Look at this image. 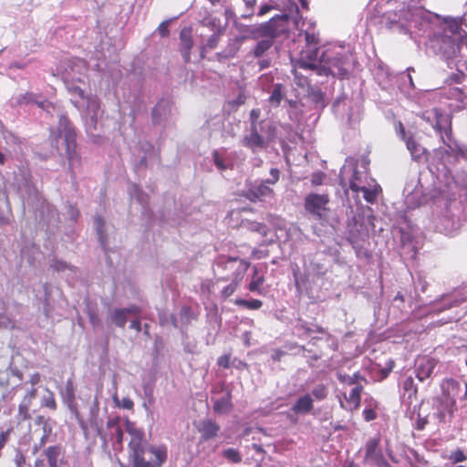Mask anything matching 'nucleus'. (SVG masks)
Returning <instances> with one entry per match:
<instances>
[{
  "mask_svg": "<svg viewBox=\"0 0 467 467\" xmlns=\"http://www.w3.org/2000/svg\"><path fill=\"white\" fill-rule=\"evenodd\" d=\"M351 57L350 48L345 46L328 47L321 55L317 49L302 50L292 71L295 82L305 88L309 85V76L313 73L343 78L348 74Z\"/></svg>",
  "mask_w": 467,
  "mask_h": 467,
  "instance_id": "obj_1",
  "label": "nucleus"
},
{
  "mask_svg": "<svg viewBox=\"0 0 467 467\" xmlns=\"http://www.w3.org/2000/svg\"><path fill=\"white\" fill-rule=\"evenodd\" d=\"M368 163L364 157L358 160L347 158L339 172V181L342 187L348 186L347 194L348 191L357 197L361 193L368 203H374L381 192V188L376 180L368 175Z\"/></svg>",
  "mask_w": 467,
  "mask_h": 467,
  "instance_id": "obj_2",
  "label": "nucleus"
},
{
  "mask_svg": "<svg viewBox=\"0 0 467 467\" xmlns=\"http://www.w3.org/2000/svg\"><path fill=\"white\" fill-rule=\"evenodd\" d=\"M416 8L423 7L408 4L406 8V2L403 0H379L374 16L381 27L393 33L410 35L415 41H419L412 17Z\"/></svg>",
  "mask_w": 467,
  "mask_h": 467,
  "instance_id": "obj_3",
  "label": "nucleus"
},
{
  "mask_svg": "<svg viewBox=\"0 0 467 467\" xmlns=\"http://www.w3.org/2000/svg\"><path fill=\"white\" fill-rule=\"evenodd\" d=\"M16 192L22 201L23 206L38 209L39 221L47 226H54L59 221V215L55 206L42 200L40 193L32 182V176L28 169L19 168L15 172L14 182Z\"/></svg>",
  "mask_w": 467,
  "mask_h": 467,
  "instance_id": "obj_4",
  "label": "nucleus"
},
{
  "mask_svg": "<svg viewBox=\"0 0 467 467\" xmlns=\"http://www.w3.org/2000/svg\"><path fill=\"white\" fill-rule=\"evenodd\" d=\"M77 133L67 116L59 115L58 126L50 130V140L53 146L58 149L59 140H63L66 148V156L68 162V171L72 178L81 167V157L77 150Z\"/></svg>",
  "mask_w": 467,
  "mask_h": 467,
  "instance_id": "obj_5",
  "label": "nucleus"
},
{
  "mask_svg": "<svg viewBox=\"0 0 467 467\" xmlns=\"http://www.w3.org/2000/svg\"><path fill=\"white\" fill-rule=\"evenodd\" d=\"M88 67L85 60L74 57L61 66L60 74L67 91L78 98H84V90L78 84L85 85L88 79Z\"/></svg>",
  "mask_w": 467,
  "mask_h": 467,
  "instance_id": "obj_6",
  "label": "nucleus"
},
{
  "mask_svg": "<svg viewBox=\"0 0 467 467\" xmlns=\"http://www.w3.org/2000/svg\"><path fill=\"white\" fill-rule=\"evenodd\" d=\"M278 140L280 142L285 141L278 133V128H269V130L265 128L250 127L247 133H245L242 140L244 147L252 150L253 153L260 152L265 150L271 142Z\"/></svg>",
  "mask_w": 467,
  "mask_h": 467,
  "instance_id": "obj_7",
  "label": "nucleus"
},
{
  "mask_svg": "<svg viewBox=\"0 0 467 467\" xmlns=\"http://www.w3.org/2000/svg\"><path fill=\"white\" fill-rule=\"evenodd\" d=\"M249 266V262L239 257L220 255L213 263V272L222 279L242 280Z\"/></svg>",
  "mask_w": 467,
  "mask_h": 467,
  "instance_id": "obj_8",
  "label": "nucleus"
},
{
  "mask_svg": "<svg viewBox=\"0 0 467 467\" xmlns=\"http://www.w3.org/2000/svg\"><path fill=\"white\" fill-rule=\"evenodd\" d=\"M434 118L435 122L432 127L440 135L441 141L447 147V149L437 150V154L451 152L456 156L459 150H462L461 148L462 145H461L452 136L451 116L435 110Z\"/></svg>",
  "mask_w": 467,
  "mask_h": 467,
  "instance_id": "obj_9",
  "label": "nucleus"
},
{
  "mask_svg": "<svg viewBox=\"0 0 467 467\" xmlns=\"http://www.w3.org/2000/svg\"><path fill=\"white\" fill-rule=\"evenodd\" d=\"M270 178L254 182L249 185L246 190L245 197L251 202H265L274 197V191L269 186L275 184L280 178V171L277 168H272L269 171Z\"/></svg>",
  "mask_w": 467,
  "mask_h": 467,
  "instance_id": "obj_10",
  "label": "nucleus"
},
{
  "mask_svg": "<svg viewBox=\"0 0 467 467\" xmlns=\"http://www.w3.org/2000/svg\"><path fill=\"white\" fill-rule=\"evenodd\" d=\"M295 26L299 31L298 36H303L306 42V47L303 50L306 49H317L319 50V55L322 54L323 50L328 47H335L336 45H325L321 47H317L320 42L319 32L316 28V23L312 20H305L301 16H296L294 19Z\"/></svg>",
  "mask_w": 467,
  "mask_h": 467,
  "instance_id": "obj_11",
  "label": "nucleus"
},
{
  "mask_svg": "<svg viewBox=\"0 0 467 467\" xmlns=\"http://www.w3.org/2000/svg\"><path fill=\"white\" fill-rule=\"evenodd\" d=\"M288 16L286 15H276L272 17L269 21L250 25V26H241L239 27L240 35L237 36V40L239 42H244L247 39L257 40L260 39L261 36H269L271 32V27L276 23H283L285 20H287Z\"/></svg>",
  "mask_w": 467,
  "mask_h": 467,
  "instance_id": "obj_12",
  "label": "nucleus"
},
{
  "mask_svg": "<svg viewBox=\"0 0 467 467\" xmlns=\"http://www.w3.org/2000/svg\"><path fill=\"white\" fill-rule=\"evenodd\" d=\"M329 196L327 193L310 192L305 197V210L315 219L325 222L327 220Z\"/></svg>",
  "mask_w": 467,
  "mask_h": 467,
  "instance_id": "obj_13",
  "label": "nucleus"
},
{
  "mask_svg": "<svg viewBox=\"0 0 467 467\" xmlns=\"http://www.w3.org/2000/svg\"><path fill=\"white\" fill-rule=\"evenodd\" d=\"M123 430H125L124 420L118 417L109 419L106 430H99V435L104 444L111 443L114 451L122 449Z\"/></svg>",
  "mask_w": 467,
  "mask_h": 467,
  "instance_id": "obj_14",
  "label": "nucleus"
},
{
  "mask_svg": "<svg viewBox=\"0 0 467 467\" xmlns=\"http://www.w3.org/2000/svg\"><path fill=\"white\" fill-rule=\"evenodd\" d=\"M270 29V35L261 36L260 39H257V43L251 50L250 54L254 57L261 58L267 54L274 45V40L286 31L287 20H285L283 23H276Z\"/></svg>",
  "mask_w": 467,
  "mask_h": 467,
  "instance_id": "obj_15",
  "label": "nucleus"
},
{
  "mask_svg": "<svg viewBox=\"0 0 467 467\" xmlns=\"http://www.w3.org/2000/svg\"><path fill=\"white\" fill-rule=\"evenodd\" d=\"M80 100H76L71 99L72 104L77 108L80 109L81 106L86 104L87 107V119H86V127L87 131L88 133H92L93 130H97L98 119L102 114V109L100 108V103L97 98L94 97H86L79 98Z\"/></svg>",
  "mask_w": 467,
  "mask_h": 467,
  "instance_id": "obj_16",
  "label": "nucleus"
},
{
  "mask_svg": "<svg viewBox=\"0 0 467 467\" xmlns=\"http://www.w3.org/2000/svg\"><path fill=\"white\" fill-rule=\"evenodd\" d=\"M125 431L130 437L129 449L130 457L144 456L146 454V441L143 431L128 419L124 420Z\"/></svg>",
  "mask_w": 467,
  "mask_h": 467,
  "instance_id": "obj_17",
  "label": "nucleus"
},
{
  "mask_svg": "<svg viewBox=\"0 0 467 467\" xmlns=\"http://www.w3.org/2000/svg\"><path fill=\"white\" fill-rule=\"evenodd\" d=\"M441 394L456 405L457 400L467 397V383H462L453 379H446L441 384Z\"/></svg>",
  "mask_w": 467,
  "mask_h": 467,
  "instance_id": "obj_18",
  "label": "nucleus"
},
{
  "mask_svg": "<svg viewBox=\"0 0 467 467\" xmlns=\"http://www.w3.org/2000/svg\"><path fill=\"white\" fill-rule=\"evenodd\" d=\"M9 105L12 108L37 105L40 109L46 110L47 113H51V110L55 109V106L51 102L46 99H42L40 96L33 92H26L25 94L13 96L9 100Z\"/></svg>",
  "mask_w": 467,
  "mask_h": 467,
  "instance_id": "obj_19",
  "label": "nucleus"
},
{
  "mask_svg": "<svg viewBox=\"0 0 467 467\" xmlns=\"http://www.w3.org/2000/svg\"><path fill=\"white\" fill-rule=\"evenodd\" d=\"M439 94L441 99L448 101V107L452 111H458L464 108L467 93L463 88L449 86L441 89Z\"/></svg>",
  "mask_w": 467,
  "mask_h": 467,
  "instance_id": "obj_20",
  "label": "nucleus"
},
{
  "mask_svg": "<svg viewBox=\"0 0 467 467\" xmlns=\"http://www.w3.org/2000/svg\"><path fill=\"white\" fill-rule=\"evenodd\" d=\"M379 444L380 439L379 437L369 439L367 441L365 446V461L378 467H390L379 448Z\"/></svg>",
  "mask_w": 467,
  "mask_h": 467,
  "instance_id": "obj_21",
  "label": "nucleus"
},
{
  "mask_svg": "<svg viewBox=\"0 0 467 467\" xmlns=\"http://www.w3.org/2000/svg\"><path fill=\"white\" fill-rule=\"evenodd\" d=\"M437 365V360L429 356L418 357L414 363V374L419 381L429 379Z\"/></svg>",
  "mask_w": 467,
  "mask_h": 467,
  "instance_id": "obj_22",
  "label": "nucleus"
},
{
  "mask_svg": "<svg viewBox=\"0 0 467 467\" xmlns=\"http://www.w3.org/2000/svg\"><path fill=\"white\" fill-rule=\"evenodd\" d=\"M434 415L440 422H447L451 420L453 413L456 410V405L453 401L445 399L444 396L440 394L434 400Z\"/></svg>",
  "mask_w": 467,
  "mask_h": 467,
  "instance_id": "obj_23",
  "label": "nucleus"
},
{
  "mask_svg": "<svg viewBox=\"0 0 467 467\" xmlns=\"http://www.w3.org/2000/svg\"><path fill=\"white\" fill-rule=\"evenodd\" d=\"M172 113V102L168 98H162L152 109V121L155 125H165Z\"/></svg>",
  "mask_w": 467,
  "mask_h": 467,
  "instance_id": "obj_24",
  "label": "nucleus"
},
{
  "mask_svg": "<svg viewBox=\"0 0 467 467\" xmlns=\"http://www.w3.org/2000/svg\"><path fill=\"white\" fill-rule=\"evenodd\" d=\"M401 254L410 258L415 259L418 251V242L414 240L412 230L409 227L400 229Z\"/></svg>",
  "mask_w": 467,
  "mask_h": 467,
  "instance_id": "obj_25",
  "label": "nucleus"
},
{
  "mask_svg": "<svg viewBox=\"0 0 467 467\" xmlns=\"http://www.w3.org/2000/svg\"><path fill=\"white\" fill-rule=\"evenodd\" d=\"M235 159L236 153L226 149L216 150L213 152V163L221 171L233 169Z\"/></svg>",
  "mask_w": 467,
  "mask_h": 467,
  "instance_id": "obj_26",
  "label": "nucleus"
},
{
  "mask_svg": "<svg viewBox=\"0 0 467 467\" xmlns=\"http://www.w3.org/2000/svg\"><path fill=\"white\" fill-rule=\"evenodd\" d=\"M197 318V314L190 306H182L179 316H171V325L182 331L186 328L192 320Z\"/></svg>",
  "mask_w": 467,
  "mask_h": 467,
  "instance_id": "obj_27",
  "label": "nucleus"
},
{
  "mask_svg": "<svg viewBox=\"0 0 467 467\" xmlns=\"http://www.w3.org/2000/svg\"><path fill=\"white\" fill-rule=\"evenodd\" d=\"M36 393L37 389L36 388H31L26 390L18 406V420H26L31 418L30 408L32 406L33 400L36 397Z\"/></svg>",
  "mask_w": 467,
  "mask_h": 467,
  "instance_id": "obj_28",
  "label": "nucleus"
},
{
  "mask_svg": "<svg viewBox=\"0 0 467 467\" xmlns=\"http://www.w3.org/2000/svg\"><path fill=\"white\" fill-rule=\"evenodd\" d=\"M205 25L211 26L213 32L212 36H209L206 43L202 46V53L207 50L214 49L217 47L223 31L221 26L219 25V20L215 18L205 20ZM202 57H203V54H202Z\"/></svg>",
  "mask_w": 467,
  "mask_h": 467,
  "instance_id": "obj_29",
  "label": "nucleus"
},
{
  "mask_svg": "<svg viewBox=\"0 0 467 467\" xmlns=\"http://www.w3.org/2000/svg\"><path fill=\"white\" fill-rule=\"evenodd\" d=\"M197 430L201 433L202 441H206L217 436L220 426L214 420L205 419L199 423Z\"/></svg>",
  "mask_w": 467,
  "mask_h": 467,
  "instance_id": "obj_30",
  "label": "nucleus"
},
{
  "mask_svg": "<svg viewBox=\"0 0 467 467\" xmlns=\"http://www.w3.org/2000/svg\"><path fill=\"white\" fill-rule=\"evenodd\" d=\"M146 454H150V461L153 467H161L167 459V447L165 445L150 446Z\"/></svg>",
  "mask_w": 467,
  "mask_h": 467,
  "instance_id": "obj_31",
  "label": "nucleus"
},
{
  "mask_svg": "<svg viewBox=\"0 0 467 467\" xmlns=\"http://www.w3.org/2000/svg\"><path fill=\"white\" fill-rule=\"evenodd\" d=\"M363 388L360 385L354 386L349 394H344L345 402L340 400L341 407L347 410H356L360 404V395Z\"/></svg>",
  "mask_w": 467,
  "mask_h": 467,
  "instance_id": "obj_32",
  "label": "nucleus"
},
{
  "mask_svg": "<svg viewBox=\"0 0 467 467\" xmlns=\"http://www.w3.org/2000/svg\"><path fill=\"white\" fill-rule=\"evenodd\" d=\"M314 408V401L310 394H305L300 396L291 408V411L295 415L307 414Z\"/></svg>",
  "mask_w": 467,
  "mask_h": 467,
  "instance_id": "obj_33",
  "label": "nucleus"
},
{
  "mask_svg": "<svg viewBox=\"0 0 467 467\" xmlns=\"http://www.w3.org/2000/svg\"><path fill=\"white\" fill-rule=\"evenodd\" d=\"M60 396L63 402L67 406L70 410L76 409V396H75V385L71 379H68L64 388L60 389Z\"/></svg>",
  "mask_w": 467,
  "mask_h": 467,
  "instance_id": "obj_34",
  "label": "nucleus"
},
{
  "mask_svg": "<svg viewBox=\"0 0 467 467\" xmlns=\"http://www.w3.org/2000/svg\"><path fill=\"white\" fill-rule=\"evenodd\" d=\"M136 154L138 160L136 167L146 166L148 160L155 154L154 147L148 141H140Z\"/></svg>",
  "mask_w": 467,
  "mask_h": 467,
  "instance_id": "obj_35",
  "label": "nucleus"
},
{
  "mask_svg": "<svg viewBox=\"0 0 467 467\" xmlns=\"http://www.w3.org/2000/svg\"><path fill=\"white\" fill-rule=\"evenodd\" d=\"M180 50L184 62L188 63L191 59V49L192 47V40L191 32L184 28L180 34Z\"/></svg>",
  "mask_w": 467,
  "mask_h": 467,
  "instance_id": "obj_36",
  "label": "nucleus"
},
{
  "mask_svg": "<svg viewBox=\"0 0 467 467\" xmlns=\"http://www.w3.org/2000/svg\"><path fill=\"white\" fill-rule=\"evenodd\" d=\"M129 194L131 202H137L141 208V213L145 214L148 209V195L143 192L137 184H131L130 186Z\"/></svg>",
  "mask_w": 467,
  "mask_h": 467,
  "instance_id": "obj_37",
  "label": "nucleus"
},
{
  "mask_svg": "<svg viewBox=\"0 0 467 467\" xmlns=\"http://www.w3.org/2000/svg\"><path fill=\"white\" fill-rule=\"evenodd\" d=\"M44 454L47 460L49 467H58L62 462L63 451L60 445L47 447Z\"/></svg>",
  "mask_w": 467,
  "mask_h": 467,
  "instance_id": "obj_38",
  "label": "nucleus"
},
{
  "mask_svg": "<svg viewBox=\"0 0 467 467\" xmlns=\"http://www.w3.org/2000/svg\"><path fill=\"white\" fill-rule=\"evenodd\" d=\"M261 109H253L250 111L249 115V120H250V127H254V125L256 128H265L269 130V128H278V126L272 120L269 119H261Z\"/></svg>",
  "mask_w": 467,
  "mask_h": 467,
  "instance_id": "obj_39",
  "label": "nucleus"
},
{
  "mask_svg": "<svg viewBox=\"0 0 467 467\" xmlns=\"http://www.w3.org/2000/svg\"><path fill=\"white\" fill-rule=\"evenodd\" d=\"M232 397L230 392H227L223 397L213 400V410L218 414H226L232 409Z\"/></svg>",
  "mask_w": 467,
  "mask_h": 467,
  "instance_id": "obj_40",
  "label": "nucleus"
},
{
  "mask_svg": "<svg viewBox=\"0 0 467 467\" xmlns=\"http://www.w3.org/2000/svg\"><path fill=\"white\" fill-rule=\"evenodd\" d=\"M285 97V88L281 83H277L273 86L268 102L272 107H278Z\"/></svg>",
  "mask_w": 467,
  "mask_h": 467,
  "instance_id": "obj_41",
  "label": "nucleus"
},
{
  "mask_svg": "<svg viewBox=\"0 0 467 467\" xmlns=\"http://www.w3.org/2000/svg\"><path fill=\"white\" fill-rule=\"evenodd\" d=\"M406 146L414 161H420L425 154V149L412 137H409L406 140Z\"/></svg>",
  "mask_w": 467,
  "mask_h": 467,
  "instance_id": "obj_42",
  "label": "nucleus"
},
{
  "mask_svg": "<svg viewBox=\"0 0 467 467\" xmlns=\"http://www.w3.org/2000/svg\"><path fill=\"white\" fill-rule=\"evenodd\" d=\"M287 105V113L289 116V119L294 122H298L301 119V116L303 114V105L296 101V100H286Z\"/></svg>",
  "mask_w": 467,
  "mask_h": 467,
  "instance_id": "obj_43",
  "label": "nucleus"
},
{
  "mask_svg": "<svg viewBox=\"0 0 467 467\" xmlns=\"http://www.w3.org/2000/svg\"><path fill=\"white\" fill-rule=\"evenodd\" d=\"M253 275L251 277V281L248 285L249 291L253 293H257L259 295L262 294L261 286L265 282V276L262 274H259L258 268L254 266Z\"/></svg>",
  "mask_w": 467,
  "mask_h": 467,
  "instance_id": "obj_44",
  "label": "nucleus"
},
{
  "mask_svg": "<svg viewBox=\"0 0 467 467\" xmlns=\"http://www.w3.org/2000/svg\"><path fill=\"white\" fill-rule=\"evenodd\" d=\"M13 222V212L9 196H5L4 207H0V224L9 225Z\"/></svg>",
  "mask_w": 467,
  "mask_h": 467,
  "instance_id": "obj_45",
  "label": "nucleus"
},
{
  "mask_svg": "<svg viewBox=\"0 0 467 467\" xmlns=\"http://www.w3.org/2000/svg\"><path fill=\"white\" fill-rule=\"evenodd\" d=\"M308 99L314 104L317 109H321L327 105L324 93L317 88L311 89L308 95Z\"/></svg>",
  "mask_w": 467,
  "mask_h": 467,
  "instance_id": "obj_46",
  "label": "nucleus"
},
{
  "mask_svg": "<svg viewBox=\"0 0 467 467\" xmlns=\"http://www.w3.org/2000/svg\"><path fill=\"white\" fill-rule=\"evenodd\" d=\"M110 321L119 327H124L128 316L123 308H116L109 315Z\"/></svg>",
  "mask_w": 467,
  "mask_h": 467,
  "instance_id": "obj_47",
  "label": "nucleus"
},
{
  "mask_svg": "<svg viewBox=\"0 0 467 467\" xmlns=\"http://www.w3.org/2000/svg\"><path fill=\"white\" fill-rule=\"evenodd\" d=\"M94 224H95V228L97 231V234H98L99 243H100L103 250L106 252L107 247H108V242H107V236L104 233V226H105L104 221L101 217L98 216L95 218Z\"/></svg>",
  "mask_w": 467,
  "mask_h": 467,
  "instance_id": "obj_48",
  "label": "nucleus"
},
{
  "mask_svg": "<svg viewBox=\"0 0 467 467\" xmlns=\"http://www.w3.org/2000/svg\"><path fill=\"white\" fill-rule=\"evenodd\" d=\"M375 78L382 88H387L390 82V74L383 67L379 66L375 72Z\"/></svg>",
  "mask_w": 467,
  "mask_h": 467,
  "instance_id": "obj_49",
  "label": "nucleus"
},
{
  "mask_svg": "<svg viewBox=\"0 0 467 467\" xmlns=\"http://www.w3.org/2000/svg\"><path fill=\"white\" fill-rule=\"evenodd\" d=\"M401 388L404 394H408V399H411L417 393V386L411 376H409L402 380Z\"/></svg>",
  "mask_w": 467,
  "mask_h": 467,
  "instance_id": "obj_50",
  "label": "nucleus"
},
{
  "mask_svg": "<svg viewBox=\"0 0 467 467\" xmlns=\"http://www.w3.org/2000/svg\"><path fill=\"white\" fill-rule=\"evenodd\" d=\"M46 393L42 396L40 400V404L42 407L48 408L52 410L57 409V402L55 400L54 393L47 388L45 389Z\"/></svg>",
  "mask_w": 467,
  "mask_h": 467,
  "instance_id": "obj_51",
  "label": "nucleus"
},
{
  "mask_svg": "<svg viewBox=\"0 0 467 467\" xmlns=\"http://www.w3.org/2000/svg\"><path fill=\"white\" fill-rule=\"evenodd\" d=\"M35 423L42 427V434L50 437L52 432V425L50 424V419L39 415L36 418Z\"/></svg>",
  "mask_w": 467,
  "mask_h": 467,
  "instance_id": "obj_52",
  "label": "nucleus"
},
{
  "mask_svg": "<svg viewBox=\"0 0 467 467\" xmlns=\"http://www.w3.org/2000/svg\"><path fill=\"white\" fill-rule=\"evenodd\" d=\"M223 456L233 463H239L242 462V456L239 451L234 448H228L223 451Z\"/></svg>",
  "mask_w": 467,
  "mask_h": 467,
  "instance_id": "obj_53",
  "label": "nucleus"
},
{
  "mask_svg": "<svg viewBox=\"0 0 467 467\" xmlns=\"http://www.w3.org/2000/svg\"><path fill=\"white\" fill-rule=\"evenodd\" d=\"M235 304L240 306H244L248 309L256 310L262 306L263 302L259 299H251V300L237 299L235 301Z\"/></svg>",
  "mask_w": 467,
  "mask_h": 467,
  "instance_id": "obj_54",
  "label": "nucleus"
},
{
  "mask_svg": "<svg viewBox=\"0 0 467 467\" xmlns=\"http://www.w3.org/2000/svg\"><path fill=\"white\" fill-rule=\"evenodd\" d=\"M113 401L117 407L126 409V410H132V408L134 406L133 401L130 398L125 397V398H122L121 400H119L118 398L117 394H115L113 396Z\"/></svg>",
  "mask_w": 467,
  "mask_h": 467,
  "instance_id": "obj_55",
  "label": "nucleus"
},
{
  "mask_svg": "<svg viewBox=\"0 0 467 467\" xmlns=\"http://www.w3.org/2000/svg\"><path fill=\"white\" fill-rule=\"evenodd\" d=\"M337 379L341 383H344V384H347L349 386H352V385L356 386V385H358L357 381H358V379L359 378V375L358 373H356L352 376H349L347 374L337 373Z\"/></svg>",
  "mask_w": 467,
  "mask_h": 467,
  "instance_id": "obj_56",
  "label": "nucleus"
},
{
  "mask_svg": "<svg viewBox=\"0 0 467 467\" xmlns=\"http://www.w3.org/2000/svg\"><path fill=\"white\" fill-rule=\"evenodd\" d=\"M448 459L452 464H456L464 462L467 459V457L463 451H462L461 449H457L456 451L451 452Z\"/></svg>",
  "mask_w": 467,
  "mask_h": 467,
  "instance_id": "obj_57",
  "label": "nucleus"
},
{
  "mask_svg": "<svg viewBox=\"0 0 467 467\" xmlns=\"http://www.w3.org/2000/svg\"><path fill=\"white\" fill-rule=\"evenodd\" d=\"M312 395L318 400H323L327 396V389L325 385L320 384L316 386L312 390Z\"/></svg>",
  "mask_w": 467,
  "mask_h": 467,
  "instance_id": "obj_58",
  "label": "nucleus"
},
{
  "mask_svg": "<svg viewBox=\"0 0 467 467\" xmlns=\"http://www.w3.org/2000/svg\"><path fill=\"white\" fill-rule=\"evenodd\" d=\"M240 282H241V280H236L235 278H232V283H230L228 285L223 287V289L222 290V296L224 298H227L230 296H232L234 293V291L236 290V287Z\"/></svg>",
  "mask_w": 467,
  "mask_h": 467,
  "instance_id": "obj_59",
  "label": "nucleus"
},
{
  "mask_svg": "<svg viewBox=\"0 0 467 467\" xmlns=\"http://www.w3.org/2000/svg\"><path fill=\"white\" fill-rule=\"evenodd\" d=\"M415 292L419 296V292L425 293L428 283L421 275H418L417 280H414Z\"/></svg>",
  "mask_w": 467,
  "mask_h": 467,
  "instance_id": "obj_60",
  "label": "nucleus"
},
{
  "mask_svg": "<svg viewBox=\"0 0 467 467\" xmlns=\"http://www.w3.org/2000/svg\"><path fill=\"white\" fill-rule=\"evenodd\" d=\"M247 97H248V95H247V93L245 92V90H244V88H241L239 89V93H238V95H237L236 99H234V100H232V101H231V104H232L233 106L239 107V106H241V105H243V104H244V103H245V101H246V99H247Z\"/></svg>",
  "mask_w": 467,
  "mask_h": 467,
  "instance_id": "obj_61",
  "label": "nucleus"
},
{
  "mask_svg": "<svg viewBox=\"0 0 467 467\" xmlns=\"http://www.w3.org/2000/svg\"><path fill=\"white\" fill-rule=\"evenodd\" d=\"M249 229L253 232H258L263 236L267 234V226L264 223L253 222L249 223Z\"/></svg>",
  "mask_w": 467,
  "mask_h": 467,
  "instance_id": "obj_62",
  "label": "nucleus"
},
{
  "mask_svg": "<svg viewBox=\"0 0 467 467\" xmlns=\"http://www.w3.org/2000/svg\"><path fill=\"white\" fill-rule=\"evenodd\" d=\"M132 467H153L151 462L146 460L145 455L134 457L132 458Z\"/></svg>",
  "mask_w": 467,
  "mask_h": 467,
  "instance_id": "obj_63",
  "label": "nucleus"
},
{
  "mask_svg": "<svg viewBox=\"0 0 467 467\" xmlns=\"http://www.w3.org/2000/svg\"><path fill=\"white\" fill-rule=\"evenodd\" d=\"M15 327V321L5 315H0V328L12 329Z\"/></svg>",
  "mask_w": 467,
  "mask_h": 467,
  "instance_id": "obj_64",
  "label": "nucleus"
}]
</instances>
